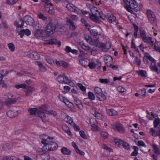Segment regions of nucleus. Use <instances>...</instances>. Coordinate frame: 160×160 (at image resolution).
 I'll return each instance as SVG.
<instances>
[{
	"label": "nucleus",
	"instance_id": "72a5a7b5",
	"mask_svg": "<svg viewBox=\"0 0 160 160\" xmlns=\"http://www.w3.org/2000/svg\"><path fill=\"white\" fill-rule=\"evenodd\" d=\"M58 98L60 100L63 102L67 106L68 105L69 103L70 102L67 99L64 97L62 95H59Z\"/></svg>",
	"mask_w": 160,
	"mask_h": 160
},
{
	"label": "nucleus",
	"instance_id": "6e6552de",
	"mask_svg": "<svg viewBox=\"0 0 160 160\" xmlns=\"http://www.w3.org/2000/svg\"><path fill=\"white\" fill-rule=\"evenodd\" d=\"M22 21L23 25L24 23H25L27 25H32L34 22V20L30 16L26 15L24 17Z\"/></svg>",
	"mask_w": 160,
	"mask_h": 160
},
{
	"label": "nucleus",
	"instance_id": "f704fd0d",
	"mask_svg": "<svg viewBox=\"0 0 160 160\" xmlns=\"http://www.w3.org/2000/svg\"><path fill=\"white\" fill-rule=\"evenodd\" d=\"M39 158H42L41 160H49L50 158V156L48 154L43 153L38 156Z\"/></svg>",
	"mask_w": 160,
	"mask_h": 160
},
{
	"label": "nucleus",
	"instance_id": "a211bd4d",
	"mask_svg": "<svg viewBox=\"0 0 160 160\" xmlns=\"http://www.w3.org/2000/svg\"><path fill=\"white\" fill-rule=\"evenodd\" d=\"M7 115L10 118H13L18 115V111L9 110L7 112Z\"/></svg>",
	"mask_w": 160,
	"mask_h": 160
},
{
	"label": "nucleus",
	"instance_id": "473e14b6",
	"mask_svg": "<svg viewBox=\"0 0 160 160\" xmlns=\"http://www.w3.org/2000/svg\"><path fill=\"white\" fill-rule=\"evenodd\" d=\"M144 56L147 59L152 62L151 63L155 62V60L152 58L148 53L146 52L144 53Z\"/></svg>",
	"mask_w": 160,
	"mask_h": 160
},
{
	"label": "nucleus",
	"instance_id": "864d4df0",
	"mask_svg": "<svg viewBox=\"0 0 160 160\" xmlns=\"http://www.w3.org/2000/svg\"><path fill=\"white\" fill-rule=\"evenodd\" d=\"M90 32L92 35L95 36L100 35V34L98 33L97 30L95 29H91L90 31Z\"/></svg>",
	"mask_w": 160,
	"mask_h": 160
},
{
	"label": "nucleus",
	"instance_id": "e2e57ef3",
	"mask_svg": "<svg viewBox=\"0 0 160 160\" xmlns=\"http://www.w3.org/2000/svg\"><path fill=\"white\" fill-rule=\"evenodd\" d=\"M9 49L12 52H13L15 50V46L12 43H9L8 45Z\"/></svg>",
	"mask_w": 160,
	"mask_h": 160
},
{
	"label": "nucleus",
	"instance_id": "0eeeda50",
	"mask_svg": "<svg viewBox=\"0 0 160 160\" xmlns=\"http://www.w3.org/2000/svg\"><path fill=\"white\" fill-rule=\"evenodd\" d=\"M147 14L150 23L152 24H156V20L154 12L151 10H148L147 11Z\"/></svg>",
	"mask_w": 160,
	"mask_h": 160
},
{
	"label": "nucleus",
	"instance_id": "5701e85b",
	"mask_svg": "<svg viewBox=\"0 0 160 160\" xmlns=\"http://www.w3.org/2000/svg\"><path fill=\"white\" fill-rule=\"evenodd\" d=\"M36 65H38L40 70L42 72H44L46 71L47 69L45 66L43 65L42 63L39 61H37L35 62Z\"/></svg>",
	"mask_w": 160,
	"mask_h": 160
},
{
	"label": "nucleus",
	"instance_id": "4d7b16f0",
	"mask_svg": "<svg viewBox=\"0 0 160 160\" xmlns=\"http://www.w3.org/2000/svg\"><path fill=\"white\" fill-rule=\"evenodd\" d=\"M117 90L119 92L121 93L125 92L126 91V89L121 86H120L118 87H117Z\"/></svg>",
	"mask_w": 160,
	"mask_h": 160
},
{
	"label": "nucleus",
	"instance_id": "c756f323",
	"mask_svg": "<svg viewBox=\"0 0 160 160\" xmlns=\"http://www.w3.org/2000/svg\"><path fill=\"white\" fill-rule=\"evenodd\" d=\"M61 152L64 154L70 155L71 154V151L65 147L62 148L61 150Z\"/></svg>",
	"mask_w": 160,
	"mask_h": 160
},
{
	"label": "nucleus",
	"instance_id": "49530a36",
	"mask_svg": "<svg viewBox=\"0 0 160 160\" xmlns=\"http://www.w3.org/2000/svg\"><path fill=\"white\" fill-rule=\"evenodd\" d=\"M94 91L95 93L97 95V96L101 94V93L102 92V89L98 87H96L94 89Z\"/></svg>",
	"mask_w": 160,
	"mask_h": 160
},
{
	"label": "nucleus",
	"instance_id": "c03bdc74",
	"mask_svg": "<svg viewBox=\"0 0 160 160\" xmlns=\"http://www.w3.org/2000/svg\"><path fill=\"white\" fill-rule=\"evenodd\" d=\"M37 109L34 108H30L28 109V111L29 112L30 114L31 115L35 114L36 112H37Z\"/></svg>",
	"mask_w": 160,
	"mask_h": 160
},
{
	"label": "nucleus",
	"instance_id": "338daca9",
	"mask_svg": "<svg viewBox=\"0 0 160 160\" xmlns=\"http://www.w3.org/2000/svg\"><path fill=\"white\" fill-rule=\"evenodd\" d=\"M101 136L104 139L107 138L108 136V133L104 131H102L101 133Z\"/></svg>",
	"mask_w": 160,
	"mask_h": 160
},
{
	"label": "nucleus",
	"instance_id": "6e6d98bb",
	"mask_svg": "<svg viewBox=\"0 0 160 160\" xmlns=\"http://www.w3.org/2000/svg\"><path fill=\"white\" fill-rule=\"evenodd\" d=\"M45 58L46 60L48 63L52 65L54 61L50 57L46 56H45Z\"/></svg>",
	"mask_w": 160,
	"mask_h": 160
},
{
	"label": "nucleus",
	"instance_id": "6ab92c4d",
	"mask_svg": "<svg viewBox=\"0 0 160 160\" xmlns=\"http://www.w3.org/2000/svg\"><path fill=\"white\" fill-rule=\"evenodd\" d=\"M29 57L32 59L37 60L40 57V55L37 52H32L29 55Z\"/></svg>",
	"mask_w": 160,
	"mask_h": 160
},
{
	"label": "nucleus",
	"instance_id": "2f4dec72",
	"mask_svg": "<svg viewBox=\"0 0 160 160\" xmlns=\"http://www.w3.org/2000/svg\"><path fill=\"white\" fill-rule=\"evenodd\" d=\"M114 141L116 145H117L118 147L120 148L122 147V144L124 141L118 138H115Z\"/></svg>",
	"mask_w": 160,
	"mask_h": 160
},
{
	"label": "nucleus",
	"instance_id": "a18cd8bd",
	"mask_svg": "<svg viewBox=\"0 0 160 160\" xmlns=\"http://www.w3.org/2000/svg\"><path fill=\"white\" fill-rule=\"evenodd\" d=\"M88 99H90V100L92 101L93 100L95 99V96L93 93L91 92H88Z\"/></svg>",
	"mask_w": 160,
	"mask_h": 160
},
{
	"label": "nucleus",
	"instance_id": "aec40b11",
	"mask_svg": "<svg viewBox=\"0 0 160 160\" xmlns=\"http://www.w3.org/2000/svg\"><path fill=\"white\" fill-rule=\"evenodd\" d=\"M89 123L91 126L94 128L95 130L97 129L98 123L95 118H90L89 120Z\"/></svg>",
	"mask_w": 160,
	"mask_h": 160
},
{
	"label": "nucleus",
	"instance_id": "774afa93",
	"mask_svg": "<svg viewBox=\"0 0 160 160\" xmlns=\"http://www.w3.org/2000/svg\"><path fill=\"white\" fill-rule=\"evenodd\" d=\"M137 145L138 146L146 147V146L145 143L142 140H139L138 142Z\"/></svg>",
	"mask_w": 160,
	"mask_h": 160
},
{
	"label": "nucleus",
	"instance_id": "052dcab7",
	"mask_svg": "<svg viewBox=\"0 0 160 160\" xmlns=\"http://www.w3.org/2000/svg\"><path fill=\"white\" fill-rule=\"evenodd\" d=\"M18 0H7L6 3L10 5H13L15 4Z\"/></svg>",
	"mask_w": 160,
	"mask_h": 160
},
{
	"label": "nucleus",
	"instance_id": "603ef678",
	"mask_svg": "<svg viewBox=\"0 0 160 160\" xmlns=\"http://www.w3.org/2000/svg\"><path fill=\"white\" fill-rule=\"evenodd\" d=\"M27 86V85L25 83L22 84H16L15 86V87L17 89H19L20 88L25 89L26 88Z\"/></svg>",
	"mask_w": 160,
	"mask_h": 160
},
{
	"label": "nucleus",
	"instance_id": "b1692460",
	"mask_svg": "<svg viewBox=\"0 0 160 160\" xmlns=\"http://www.w3.org/2000/svg\"><path fill=\"white\" fill-rule=\"evenodd\" d=\"M101 43L98 39L92 40L90 44L95 47L99 48Z\"/></svg>",
	"mask_w": 160,
	"mask_h": 160
},
{
	"label": "nucleus",
	"instance_id": "a19ab883",
	"mask_svg": "<svg viewBox=\"0 0 160 160\" xmlns=\"http://www.w3.org/2000/svg\"><path fill=\"white\" fill-rule=\"evenodd\" d=\"M93 115L98 119H102V114L96 110L94 111Z\"/></svg>",
	"mask_w": 160,
	"mask_h": 160
},
{
	"label": "nucleus",
	"instance_id": "3c124183",
	"mask_svg": "<svg viewBox=\"0 0 160 160\" xmlns=\"http://www.w3.org/2000/svg\"><path fill=\"white\" fill-rule=\"evenodd\" d=\"M77 85L81 90L84 92H86V88L82 84L78 83L77 84Z\"/></svg>",
	"mask_w": 160,
	"mask_h": 160
},
{
	"label": "nucleus",
	"instance_id": "f03ea898",
	"mask_svg": "<svg viewBox=\"0 0 160 160\" xmlns=\"http://www.w3.org/2000/svg\"><path fill=\"white\" fill-rule=\"evenodd\" d=\"M124 6L127 10L132 12L133 10L137 12L140 9V6L135 0H129L127 2L124 3Z\"/></svg>",
	"mask_w": 160,
	"mask_h": 160
},
{
	"label": "nucleus",
	"instance_id": "423d86ee",
	"mask_svg": "<svg viewBox=\"0 0 160 160\" xmlns=\"http://www.w3.org/2000/svg\"><path fill=\"white\" fill-rule=\"evenodd\" d=\"M57 78V80L59 82L62 83L67 84L70 81V80L68 79V77L65 76L64 73L59 75Z\"/></svg>",
	"mask_w": 160,
	"mask_h": 160
},
{
	"label": "nucleus",
	"instance_id": "412c9836",
	"mask_svg": "<svg viewBox=\"0 0 160 160\" xmlns=\"http://www.w3.org/2000/svg\"><path fill=\"white\" fill-rule=\"evenodd\" d=\"M74 103L77 107L80 109H82L83 108V106L81 101L77 98L74 99Z\"/></svg>",
	"mask_w": 160,
	"mask_h": 160
},
{
	"label": "nucleus",
	"instance_id": "a878e982",
	"mask_svg": "<svg viewBox=\"0 0 160 160\" xmlns=\"http://www.w3.org/2000/svg\"><path fill=\"white\" fill-rule=\"evenodd\" d=\"M42 110L46 114L53 115L54 116H56L57 115V112L53 110H46L45 108H43Z\"/></svg>",
	"mask_w": 160,
	"mask_h": 160
},
{
	"label": "nucleus",
	"instance_id": "9b49d317",
	"mask_svg": "<svg viewBox=\"0 0 160 160\" xmlns=\"http://www.w3.org/2000/svg\"><path fill=\"white\" fill-rule=\"evenodd\" d=\"M104 60L108 66L111 65V64L112 63L113 60L112 57L108 55H105L104 56Z\"/></svg>",
	"mask_w": 160,
	"mask_h": 160
},
{
	"label": "nucleus",
	"instance_id": "58836bf2",
	"mask_svg": "<svg viewBox=\"0 0 160 160\" xmlns=\"http://www.w3.org/2000/svg\"><path fill=\"white\" fill-rule=\"evenodd\" d=\"M108 114L110 116L115 115L117 114V112L115 110L110 109L107 110Z\"/></svg>",
	"mask_w": 160,
	"mask_h": 160
},
{
	"label": "nucleus",
	"instance_id": "13d9d810",
	"mask_svg": "<svg viewBox=\"0 0 160 160\" xmlns=\"http://www.w3.org/2000/svg\"><path fill=\"white\" fill-rule=\"evenodd\" d=\"M133 62L135 64L139 66L141 65V60L137 56L135 57Z\"/></svg>",
	"mask_w": 160,
	"mask_h": 160
},
{
	"label": "nucleus",
	"instance_id": "f8f14e48",
	"mask_svg": "<svg viewBox=\"0 0 160 160\" xmlns=\"http://www.w3.org/2000/svg\"><path fill=\"white\" fill-rule=\"evenodd\" d=\"M66 7L68 10L71 12L76 13L78 12V8L75 7L72 4L69 3L67 4Z\"/></svg>",
	"mask_w": 160,
	"mask_h": 160
},
{
	"label": "nucleus",
	"instance_id": "4be33fe9",
	"mask_svg": "<svg viewBox=\"0 0 160 160\" xmlns=\"http://www.w3.org/2000/svg\"><path fill=\"white\" fill-rule=\"evenodd\" d=\"M34 90V89L31 86H28L26 87L25 90L26 95L27 96H29Z\"/></svg>",
	"mask_w": 160,
	"mask_h": 160
},
{
	"label": "nucleus",
	"instance_id": "f257e3e1",
	"mask_svg": "<svg viewBox=\"0 0 160 160\" xmlns=\"http://www.w3.org/2000/svg\"><path fill=\"white\" fill-rule=\"evenodd\" d=\"M42 138L41 142L44 144L42 147V150L47 152L48 151H53L57 148L58 146L54 140L53 137L44 135Z\"/></svg>",
	"mask_w": 160,
	"mask_h": 160
},
{
	"label": "nucleus",
	"instance_id": "79ce46f5",
	"mask_svg": "<svg viewBox=\"0 0 160 160\" xmlns=\"http://www.w3.org/2000/svg\"><path fill=\"white\" fill-rule=\"evenodd\" d=\"M62 128L63 130L64 131L68 134V135L70 136L72 134L69 128L66 125L63 126L62 127Z\"/></svg>",
	"mask_w": 160,
	"mask_h": 160
},
{
	"label": "nucleus",
	"instance_id": "ddd939ff",
	"mask_svg": "<svg viewBox=\"0 0 160 160\" xmlns=\"http://www.w3.org/2000/svg\"><path fill=\"white\" fill-rule=\"evenodd\" d=\"M0 160H20V159L13 156H0Z\"/></svg>",
	"mask_w": 160,
	"mask_h": 160
},
{
	"label": "nucleus",
	"instance_id": "5fc2aeb1",
	"mask_svg": "<svg viewBox=\"0 0 160 160\" xmlns=\"http://www.w3.org/2000/svg\"><path fill=\"white\" fill-rule=\"evenodd\" d=\"M3 77H2V76L0 74V85L2 87L6 88L7 87V85L4 82V81L3 80Z\"/></svg>",
	"mask_w": 160,
	"mask_h": 160
},
{
	"label": "nucleus",
	"instance_id": "0e129e2a",
	"mask_svg": "<svg viewBox=\"0 0 160 160\" xmlns=\"http://www.w3.org/2000/svg\"><path fill=\"white\" fill-rule=\"evenodd\" d=\"M122 147L128 150H130V149L129 144L126 142H123L122 144Z\"/></svg>",
	"mask_w": 160,
	"mask_h": 160
},
{
	"label": "nucleus",
	"instance_id": "bb28decb",
	"mask_svg": "<svg viewBox=\"0 0 160 160\" xmlns=\"http://www.w3.org/2000/svg\"><path fill=\"white\" fill-rule=\"evenodd\" d=\"M79 62L84 67L88 66L89 62L87 61L86 59L84 57L80 60Z\"/></svg>",
	"mask_w": 160,
	"mask_h": 160
},
{
	"label": "nucleus",
	"instance_id": "9d476101",
	"mask_svg": "<svg viewBox=\"0 0 160 160\" xmlns=\"http://www.w3.org/2000/svg\"><path fill=\"white\" fill-rule=\"evenodd\" d=\"M67 24L69 26L70 29L71 30H74L76 28V23L71 19L67 18Z\"/></svg>",
	"mask_w": 160,
	"mask_h": 160
},
{
	"label": "nucleus",
	"instance_id": "7ed1b4c3",
	"mask_svg": "<svg viewBox=\"0 0 160 160\" xmlns=\"http://www.w3.org/2000/svg\"><path fill=\"white\" fill-rule=\"evenodd\" d=\"M13 95L11 93H7L5 95L6 101L5 104L7 106H10L16 102L15 99L13 98Z\"/></svg>",
	"mask_w": 160,
	"mask_h": 160
},
{
	"label": "nucleus",
	"instance_id": "ea45409f",
	"mask_svg": "<svg viewBox=\"0 0 160 160\" xmlns=\"http://www.w3.org/2000/svg\"><path fill=\"white\" fill-rule=\"evenodd\" d=\"M139 75L143 77H145L147 76V73L146 71L143 70H140L137 71Z\"/></svg>",
	"mask_w": 160,
	"mask_h": 160
},
{
	"label": "nucleus",
	"instance_id": "7c9ffc66",
	"mask_svg": "<svg viewBox=\"0 0 160 160\" xmlns=\"http://www.w3.org/2000/svg\"><path fill=\"white\" fill-rule=\"evenodd\" d=\"M149 68L151 71L155 72H156L158 71V68L155 64V62L151 63Z\"/></svg>",
	"mask_w": 160,
	"mask_h": 160
},
{
	"label": "nucleus",
	"instance_id": "39448f33",
	"mask_svg": "<svg viewBox=\"0 0 160 160\" xmlns=\"http://www.w3.org/2000/svg\"><path fill=\"white\" fill-rule=\"evenodd\" d=\"M101 65V63L97 59H94L89 62L88 67L90 69H93L95 68H99Z\"/></svg>",
	"mask_w": 160,
	"mask_h": 160
},
{
	"label": "nucleus",
	"instance_id": "20e7f679",
	"mask_svg": "<svg viewBox=\"0 0 160 160\" xmlns=\"http://www.w3.org/2000/svg\"><path fill=\"white\" fill-rule=\"evenodd\" d=\"M56 28V26L54 24L49 22L45 28L46 34L48 36L52 34L55 32Z\"/></svg>",
	"mask_w": 160,
	"mask_h": 160
},
{
	"label": "nucleus",
	"instance_id": "dca6fc26",
	"mask_svg": "<svg viewBox=\"0 0 160 160\" xmlns=\"http://www.w3.org/2000/svg\"><path fill=\"white\" fill-rule=\"evenodd\" d=\"M112 128L114 130L119 132H123L124 131L122 125L119 123H117L114 125Z\"/></svg>",
	"mask_w": 160,
	"mask_h": 160
},
{
	"label": "nucleus",
	"instance_id": "37998d69",
	"mask_svg": "<svg viewBox=\"0 0 160 160\" xmlns=\"http://www.w3.org/2000/svg\"><path fill=\"white\" fill-rule=\"evenodd\" d=\"M133 26L134 30L133 35L135 38H136L138 36V26L136 25L135 24H133Z\"/></svg>",
	"mask_w": 160,
	"mask_h": 160
},
{
	"label": "nucleus",
	"instance_id": "680f3d73",
	"mask_svg": "<svg viewBox=\"0 0 160 160\" xmlns=\"http://www.w3.org/2000/svg\"><path fill=\"white\" fill-rule=\"evenodd\" d=\"M98 17H99L102 19L104 20L105 19V17L104 15L103 14L102 11L99 10L98 12Z\"/></svg>",
	"mask_w": 160,
	"mask_h": 160
},
{
	"label": "nucleus",
	"instance_id": "de8ad7c7",
	"mask_svg": "<svg viewBox=\"0 0 160 160\" xmlns=\"http://www.w3.org/2000/svg\"><path fill=\"white\" fill-rule=\"evenodd\" d=\"M56 63L57 65L62 66L63 67H65L67 65V63L63 61H57Z\"/></svg>",
	"mask_w": 160,
	"mask_h": 160
},
{
	"label": "nucleus",
	"instance_id": "e433bc0d",
	"mask_svg": "<svg viewBox=\"0 0 160 160\" xmlns=\"http://www.w3.org/2000/svg\"><path fill=\"white\" fill-rule=\"evenodd\" d=\"M97 97L98 98V100L100 101H104L106 99V96L102 92L101 93V94H100L97 96Z\"/></svg>",
	"mask_w": 160,
	"mask_h": 160
},
{
	"label": "nucleus",
	"instance_id": "09e8293b",
	"mask_svg": "<svg viewBox=\"0 0 160 160\" xmlns=\"http://www.w3.org/2000/svg\"><path fill=\"white\" fill-rule=\"evenodd\" d=\"M133 148L134 151L131 153V155L132 156H136L138 153V147L135 146H133Z\"/></svg>",
	"mask_w": 160,
	"mask_h": 160
},
{
	"label": "nucleus",
	"instance_id": "8fccbe9b",
	"mask_svg": "<svg viewBox=\"0 0 160 160\" xmlns=\"http://www.w3.org/2000/svg\"><path fill=\"white\" fill-rule=\"evenodd\" d=\"M158 42H156L154 44V48L155 50L159 52L160 53V46H159L160 44Z\"/></svg>",
	"mask_w": 160,
	"mask_h": 160
},
{
	"label": "nucleus",
	"instance_id": "f3484780",
	"mask_svg": "<svg viewBox=\"0 0 160 160\" xmlns=\"http://www.w3.org/2000/svg\"><path fill=\"white\" fill-rule=\"evenodd\" d=\"M87 6L89 8L92 14H98V10L97 8L90 4H87Z\"/></svg>",
	"mask_w": 160,
	"mask_h": 160
},
{
	"label": "nucleus",
	"instance_id": "2eb2a0df",
	"mask_svg": "<svg viewBox=\"0 0 160 160\" xmlns=\"http://www.w3.org/2000/svg\"><path fill=\"white\" fill-rule=\"evenodd\" d=\"M99 48L104 52L107 51L111 47V44L109 43L104 44L102 42Z\"/></svg>",
	"mask_w": 160,
	"mask_h": 160
},
{
	"label": "nucleus",
	"instance_id": "c9c22d12",
	"mask_svg": "<svg viewBox=\"0 0 160 160\" xmlns=\"http://www.w3.org/2000/svg\"><path fill=\"white\" fill-rule=\"evenodd\" d=\"M12 146L11 144L7 143L4 145L2 148L3 150L7 151L12 148Z\"/></svg>",
	"mask_w": 160,
	"mask_h": 160
},
{
	"label": "nucleus",
	"instance_id": "1a4fd4ad",
	"mask_svg": "<svg viewBox=\"0 0 160 160\" xmlns=\"http://www.w3.org/2000/svg\"><path fill=\"white\" fill-rule=\"evenodd\" d=\"M46 106V105H44L42 106L41 108L42 109V111H38L37 112L38 116L41 118L43 122H45L48 119V117L45 115L44 113L45 112L42 110V108H45V106Z\"/></svg>",
	"mask_w": 160,
	"mask_h": 160
},
{
	"label": "nucleus",
	"instance_id": "4c0bfd02",
	"mask_svg": "<svg viewBox=\"0 0 160 160\" xmlns=\"http://www.w3.org/2000/svg\"><path fill=\"white\" fill-rule=\"evenodd\" d=\"M154 126L155 128L157 127L160 128V119L156 118L153 122Z\"/></svg>",
	"mask_w": 160,
	"mask_h": 160
},
{
	"label": "nucleus",
	"instance_id": "bf43d9fd",
	"mask_svg": "<svg viewBox=\"0 0 160 160\" xmlns=\"http://www.w3.org/2000/svg\"><path fill=\"white\" fill-rule=\"evenodd\" d=\"M57 43L56 39H51L47 41V44H55Z\"/></svg>",
	"mask_w": 160,
	"mask_h": 160
},
{
	"label": "nucleus",
	"instance_id": "cd10ccee",
	"mask_svg": "<svg viewBox=\"0 0 160 160\" xmlns=\"http://www.w3.org/2000/svg\"><path fill=\"white\" fill-rule=\"evenodd\" d=\"M65 118L64 119V120L66 122H67L71 125L73 124L72 120L71 117H69L68 115L66 114L65 115Z\"/></svg>",
	"mask_w": 160,
	"mask_h": 160
},
{
	"label": "nucleus",
	"instance_id": "69168bd1",
	"mask_svg": "<svg viewBox=\"0 0 160 160\" xmlns=\"http://www.w3.org/2000/svg\"><path fill=\"white\" fill-rule=\"evenodd\" d=\"M146 32L144 30H141L140 32V36L142 39L143 38H144L146 36Z\"/></svg>",
	"mask_w": 160,
	"mask_h": 160
},
{
	"label": "nucleus",
	"instance_id": "4468645a",
	"mask_svg": "<svg viewBox=\"0 0 160 160\" xmlns=\"http://www.w3.org/2000/svg\"><path fill=\"white\" fill-rule=\"evenodd\" d=\"M106 18L109 22L117 23L116 17L112 14L108 13L106 16Z\"/></svg>",
	"mask_w": 160,
	"mask_h": 160
},
{
	"label": "nucleus",
	"instance_id": "c85d7f7f",
	"mask_svg": "<svg viewBox=\"0 0 160 160\" xmlns=\"http://www.w3.org/2000/svg\"><path fill=\"white\" fill-rule=\"evenodd\" d=\"M153 149V152L157 155L160 154V151L158 148V146L156 144H153L151 145Z\"/></svg>",
	"mask_w": 160,
	"mask_h": 160
},
{
	"label": "nucleus",
	"instance_id": "393cba45",
	"mask_svg": "<svg viewBox=\"0 0 160 160\" xmlns=\"http://www.w3.org/2000/svg\"><path fill=\"white\" fill-rule=\"evenodd\" d=\"M142 39L144 42L148 43H151L153 45V42L152 41V38L151 37L149 36H146Z\"/></svg>",
	"mask_w": 160,
	"mask_h": 160
}]
</instances>
